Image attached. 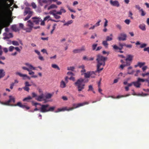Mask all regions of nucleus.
I'll list each match as a JSON object with an SVG mask.
<instances>
[{
  "label": "nucleus",
  "mask_w": 149,
  "mask_h": 149,
  "mask_svg": "<svg viewBox=\"0 0 149 149\" xmlns=\"http://www.w3.org/2000/svg\"><path fill=\"white\" fill-rule=\"evenodd\" d=\"M26 91H29V88L28 87V86H25V87L23 88Z\"/></svg>",
  "instance_id": "59"
},
{
  "label": "nucleus",
  "mask_w": 149,
  "mask_h": 149,
  "mask_svg": "<svg viewBox=\"0 0 149 149\" xmlns=\"http://www.w3.org/2000/svg\"><path fill=\"white\" fill-rule=\"evenodd\" d=\"M38 2L40 5L42 6L43 3H47V0H38Z\"/></svg>",
  "instance_id": "21"
},
{
  "label": "nucleus",
  "mask_w": 149,
  "mask_h": 149,
  "mask_svg": "<svg viewBox=\"0 0 149 149\" xmlns=\"http://www.w3.org/2000/svg\"><path fill=\"white\" fill-rule=\"evenodd\" d=\"M104 19L105 20V22L104 23V27H105L108 25L107 24H108V20L106 18H104Z\"/></svg>",
  "instance_id": "46"
},
{
  "label": "nucleus",
  "mask_w": 149,
  "mask_h": 149,
  "mask_svg": "<svg viewBox=\"0 0 149 149\" xmlns=\"http://www.w3.org/2000/svg\"><path fill=\"white\" fill-rule=\"evenodd\" d=\"M95 72L94 71L88 72L84 73V77L86 78H89L92 74H95Z\"/></svg>",
  "instance_id": "17"
},
{
  "label": "nucleus",
  "mask_w": 149,
  "mask_h": 149,
  "mask_svg": "<svg viewBox=\"0 0 149 149\" xmlns=\"http://www.w3.org/2000/svg\"><path fill=\"white\" fill-rule=\"evenodd\" d=\"M55 107H49L48 109V112L49 111H52L55 109Z\"/></svg>",
  "instance_id": "39"
},
{
  "label": "nucleus",
  "mask_w": 149,
  "mask_h": 149,
  "mask_svg": "<svg viewBox=\"0 0 149 149\" xmlns=\"http://www.w3.org/2000/svg\"><path fill=\"white\" fill-rule=\"evenodd\" d=\"M11 28L14 31L16 32L19 30L18 28H17L16 25H13L12 26Z\"/></svg>",
  "instance_id": "31"
},
{
  "label": "nucleus",
  "mask_w": 149,
  "mask_h": 149,
  "mask_svg": "<svg viewBox=\"0 0 149 149\" xmlns=\"http://www.w3.org/2000/svg\"><path fill=\"white\" fill-rule=\"evenodd\" d=\"M36 99L39 101H42L43 100V95H41L38 96L36 98Z\"/></svg>",
  "instance_id": "26"
},
{
  "label": "nucleus",
  "mask_w": 149,
  "mask_h": 149,
  "mask_svg": "<svg viewBox=\"0 0 149 149\" xmlns=\"http://www.w3.org/2000/svg\"><path fill=\"white\" fill-rule=\"evenodd\" d=\"M124 22L127 24L128 25L130 24V21L129 19H126L124 21Z\"/></svg>",
  "instance_id": "49"
},
{
  "label": "nucleus",
  "mask_w": 149,
  "mask_h": 149,
  "mask_svg": "<svg viewBox=\"0 0 149 149\" xmlns=\"http://www.w3.org/2000/svg\"><path fill=\"white\" fill-rule=\"evenodd\" d=\"M66 86V85L65 82L63 80L61 81L60 83V87L62 88H65Z\"/></svg>",
  "instance_id": "27"
},
{
  "label": "nucleus",
  "mask_w": 149,
  "mask_h": 149,
  "mask_svg": "<svg viewBox=\"0 0 149 149\" xmlns=\"http://www.w3.org/2000/svg\"><path fill=\"white\" fill-rule=\"evenodd\" d=\"M50 19H51L50 16H47L44 18V21H46L47 20H50Z\"/></svg>",
  "instance_id": "55"
},
{
  "label": "nucleus",
  "mask_w": 149,
  "mask_h": 149,
  "mask_svg": "<svg viewBox=\"0 0 149 149\" xmlns=\"http://www.w3.org/2000/svg\"><path fill=\"white\" fill-rule=\"evenodd\" d=\"M74 69V67H68L67 68V70H69L73 71Z\"/></svg>",
  "instance_id": "54"
},
{
  "label": "nucleus",
  "mask_w": 149,
  "mask_h": 149,
  "mask_svg": "<svg viewBox=\"0 0 149 149\" xmlns=\"http://www.w3.org/2000/svg\"><path fill=\"white\" fill-rule=\"evenodd\" d=\"M57 8V6L55 5L52 4L48 8V10H49L52 8Z\"/></svg>",
  "instance_id": "30"
},
{
  "label": "nucleus",
  "mask_w": 149,
  "mask_h": 149,
  "mask_svg": "<svg viewBox=\"0 0 149 149\" xmlns=\"http://www.w3.org/2000/svg\"><path fill=\"white\" fill-rule=\"evenodd\" d=\"M116 26L117 28L119 30H121L122 29V27L119 24H117L116 25Z\"/></svg>",
  "instance_id": "58"
},
{
  "label": "nucleus",
  "mask_w": 149,
  "mask_h": 149,
  "mask_svg": "<svg viewBox=\"0 0 149 149\" xmlns=\"http://www.w3.org/2000/svg\"><path fill=\"white\" fill-rule=\"evenodd\" d=\"M73 110V108H68L67 107H65L61 109H58L57 110L55 111V113H57L61 111H70Z\"/></svg>",
  "instance_id": "10"
},
{
  "label": "nucleus",
  "mask_w": 149,
  "mask_h": 149,
  "mask_svg": "<svg viewBox=\"0 0 149 149\" xmlns=\"http://www.w3.org/2000/svg\"><path fill=\"white\" fill-rule=\"evenodd\" d=\"M66 12V10L62 7H61V8L59 11L57 12V13L58 15H61L62 13H65Z\"/></svg>",
  "instance_id": "20"
},
{
  "label": "nucleus",
  "mask_w": 149,
  "mask_h": 149,
  "mask_svg": "<svg viewBox=\"0 0 149 149\" xmlns=\"http://www.w3.org/2000/svg\"><path fill=\"white\" fill-rule=\"evenodd\" d=\"M32 99V97L30 96H29L23 99V101H27L28 100H30Z\"/></svg>",
  "instance_id": "41"
},
{
  "label": "nucleus",
  "mask_w": 149,
  "mask_h": 149,
  "mask_svg": "<svg viewBox=\"0 0 149 149\" xmlns=\"http://www.w3.org/2000/svg\"><path fill=\"white\" fill-rule=\"evenodd\" d=\"M130 95V94H127V95H125V96H123V95H122V96H120V95H118L116 98H121V97H127V96H128L129 95Z\"/></svg>",
  "instance_id": "53"
},
{
  "label": "nucleus",
  "mask_w": 149,
  "mask_h": 149,
  "mask_svg": "<svg viewBox=\"0 0 149 149\" xmlns=\"http://www.w3.org/2000/svg\"><path fill=\"white\" fill-rule=\"evenodd\" d=\"M9 100L7 101L5 103H3V104L8 105L11 106V105L10 104V103L11 102L14 103L15 102V98L11 95L9 96Z\"/></svg>",
  "instance_id": "8"
},
{
  "label": "nucleus",
  "mask_w": 149,
  "mask_h": 149,
  "mask_svg": "<svg viewBox=\"0 0 149 149\" xmlns=\"http://www.w3.org/2000/svg\"><path fill=\"white\" fill-rule=\"evenodd\" d=\"M26 25L29 28H25V29H24V30L26 31L27 32H31L33 28V23L31 20H29L27 22Z\"/></svg>",
  "instance_id": "4"
},
{
  "label": "nucleus",
  "mask_w": 149,
  "mask_h": 149,
  "mask_svg": "<svg viewBox=\"0 0 149 149\" xmlns=\"http://www.w3.org/2000/svg\"><path fill=\"white\" fill-rule=\"evenodd\" d=\"M5 75V72L2 69H0V79L3 77Z\"/></svg>",
  "instance_id": "24"
},
{
  "label": "nucleus",
  "mask_w": 149,
  "mask_h": 149,
  "mask_svg": "<svg viewBox=\"0 0 149 149\" xmlns=\"http://www.w3.org/2000/svg\"><path fill=\"white\" fill-rule=\"evenodd\" d=\"M53 93H48L46 95H45V97L46 99H49L51 98L53 95Z\"/></svg>",
  "instance_id": "25"
},
{
  "label": "nucleus",
  "mask_w": 149,
  "mask_h": 149,
  "mask_svg": "<svg viewBox=\"0 0 149 149\" xmlns=\"http://www.w3.org/2000/svg\"><path fill=\"white\" fill-rule=\"evenodd\" d=\"M7 1H8L10 3V4H8L6 2L5 3V5L7 6L8 7H10L12 5L13 3V0H6Z\"/></svg>",
  "instance_id": "19"
},
{
  "label": "nucleus",
  "mask_w": 149,
  "mask_h": 149,
  "mask_svg": "<svg viewBox=\"0 0 149 149\" xmlns=\"http://www.w3.org/2000/svg\"><path fill=\"white\" fill-rule=\"evenodd\" d=\"M33 14V12L30 8L29 7L25 8L24 12V16H25L28 14V15L24 19V20L25 21L27 20L31 17Z\"/></svg>",
  "instance_id": "3"
},
{
  "label": "nucleus",
  "mask_w": 149,
  "mask_h": 149,
  "mask_svg": "<svg viewBox=\"0 0 149 149\" xmlns=\"http://www.w3.org/2000/svg\"><path fill=\"white\" fill-rule=\"evenodd\" d=\"M25 84L26 86L28 87L31 86L32 85L31 84H29L28 81H26L25 83Z\"/></svg>",
  "instance_id": "57"
},
{
  "label": "nucleus",
  "mask_w": 149,
  "mask_h": 149,
  "mask_svg": "<svg viewBox=\"0 0 149 149\" xmlns=\"http://www.w3.org/2000/svg\"><path fill=\"white\" fill-rule=\"evenodd\" d=\"M127 38V35L124 33H122L119 34L118 39L119 41H125L126 40Z\"/></svg>",
  "instance_id": "6"
},
{
  "label": "nucleus",
  "mask_w": 149,
  "mask_h": 149,
  "mask_svg": "<svg viewBox=\"0 0 149 149\" xmlns=\"http://www.w3.org/2000/svg\"><path fill=\"white\" fill-rule=\"evenodd\" d=\"M32 19H33V22L36 24H39L40 22L42 21V19L40 18L36 17H32Z\"/></svg>",
  "instance_id": "15"
},
{
  "label": "nucleus",
  "mask_w": 149,
  "mask_h": 149,
  "mask_svg": "<svg viewBox=\"0 0 149 149\" xmlns=\"http://www.w3.org/2000/svg\"><path fill=\"white\" fill-rule=\"evenodd\" d=\"M86 72V70L84 69V68L82 69L81 71V75H82L84 74V73H85Z\"/></svg>",
  "instance_id": "63"
},
{
  "label": "nucleus",
  "mask_w": 149,
  "mask_h": 149,
  "mask_svg": "<svg viewBox=\"0 0 149 149\" xmlns=\"http://www.w3.org/2000/svg\"><path fill=\"white\" fill-rule=\"evenodd\" d=\"M86 51V47L84 46H82L80 48L74 49L73 51V52L74 53L76 54L78 53H80L82 52H85Z\"/></svg>",
  "instance_id": "7"
},
{
  "label": "nucleus",
  "mask_w": 149,
  "mask_h": 149,
  "mask_svg": "<svg viewBox=\"0 0 149 149\" xmlns=\"http://www.w3.org/2000/svg\"><path fill=\"white\" fill-rule=\"evenodd\" d=\"M15 48V47L13 46H10L8 48L10 52H11L13 51Z\"/></svg>",
  "instance_id": "44"
},
{
  "label": "nucleus",
  "mask_w": 149,
  "mask_h": 149,
  "mask_svg": "<svg viewBox=\"0 0 149 149\" xmlns=\"http://www.w3.org/2000/svg\"><path fill=\"white\" fill-rule=\"evenodd\" d=\"M9 22L10 23H11L13 20V18H14L13 16L12 17V18H11L12 17V13H10L9 14Z\"/></svg>",
  "instance_id": "34"
},
{
  "label": "nucleus",
  "mask_w": 149,
  "mask_h": 149,
  "mask_svg": "<svg viewBox=\"0 0 149 149\" xmlns=\"http://www.w3.org/2000/svg\"><path fill=\"white\" fill-rule=\"evenodd\" d=\"M12 44L15 46H19V43L18 42L16 41H12Z\"/></svg>",
  "instance_id": "35"
},
{
  "label": "nucleus",
  "mask_w": 149,
  "mask_h": 149,
  "mask_svg": "<svg viewBox=\"0 0 149 149\" xmlns=\"http://www.w3.org/2000/svg\"><path fill=\"white\" fill-rule=\"evenodd\" d=\"M3 35L4 36L3 37V39L4 40L8 39L13 37V34L11 33H3Z\"/></svg>",
  "instance_id": "14"
},
{
  "label": "nucleus",
  "mask_w": 149,
  "mask_h": 149,
  "mask_svg": "<svg viewBox=\"0 0 149 149\" xmlns=\"http://www.w3.org/2000/svg\"><path fill=\"white\" fill-rule=\"evenodd\" d=\"M143 50L144 51H147L149 54V47H147L144 49Z\"/></svg>",
  "instance_id": "64"
},
{
  "label": "nucleus",
  "mask_w": 149,
  "mask_h": 149,
  "mask_svg": "<svg viewBox=\"0 0 149 149\" xmlns=\"http://www.w3.org/2000/svg\"><path fill=\"white\" fill-rule=\"evenodd\" d=\"M40 112L42 113H45L48 112V109L49 107L48 104H42L40 106Z\"/></svg>",
  "instance_id": "5"
},
{
  "label": "nucleus",
  "mask_w": 149,
  "mask_h": 149,
  "mask_svg": "<svg viewBox=\"0 0 149 149\" xmlns=\"http://www.w3.org/2000/svg\"><path fill=\"white\" fill-rule=\"evenodd\" d=\"M31 70L29 69V71H28L29 72V74L30 75H33L34 74V72L32 71Z\"/></svg>",
  "instance_id": "61"
},
{
  "label": "nucleus",
  "mask_w": 149,
  "mask_h": 149,
  "mask_svg": "<svg viewBox=\"0 0 149 149\" xmlns=\"http://www.w3.org/2000/svg\"><path fill=\"white\" fill-rule=\"evenodd\" d=\"M137 79L138 80V81H139L140 83V82H144L145 81V79H141L139 78H138Z\"/></svg>",
  "instance_id": "56"
},
{
  "label": "nucleus",
  "mask_w": 149,
  "mask_h": 149,
  "mask_svg": "<svg viewBox=\"0 0 149 149\" xmlns=\"http://www.w3.org/2000/svg\"><path fill=\"white\" fill-rule=\"evenodd\" d=\"M101 20L100 19L94 25L95 27L98 26L100 25V23L101 22Z\"/></svg>",
  "instance_id": "45"
},
{
  "label": "nucleus",
  "mask_w": 149,
  "mask_h": 149,
  "mask_svg": "<svg viewBox=\"0 0 149 149\" xmlns=\"http://www.w3.org/2000/svg\"><path fill=\"white\" fill-rule=\"evenodd\" d=\"M133 57V56L132 55H127V58L125 59V61H126V63H127V62H130V65Z\"/></svg>",
  "instance_id": "16"
},
{
  "label": "nucleus",
  "mask_w": 149,
  "mask_h": 149,
  "mask_svg": "<svg viewBox=\"0 0 149 149\" xmlns=\"http://www.w3.org/2000/svg\"><path fill=\"white\" fill-rule=\"evenodd\" d=\"M130 65V63L129 62H127V63H125V64H122L120 66V67L122 69H123L126 66H128Z\"/></svg>",
  "instance_id": "29"
},
{
  "label": "nucleus",
  "mask_w": 149,
  "mask_h": 149,
  "mask_svg": "<svg viewBox=\"0 0 149 149\" xmlns=\"http://www.w3.org/2000/svg\"><path fill=\"white\" fill-rule=\"evenodd\" d=\"M147 45L146 43H143L141 44L140 46V48H142L145 47L147 46Z\"/></svg>",
  "instance_id": "51"
},
{
  "label": "nucleus",
  "mask_w": 149,
  "mask_h": 149,
  "mask_svg": "<svg viewBox=\"0 0 149 149\" xmlns=\"http://www.w3.org/2000/svg\"><path fill=\"white\" fill-rule=\"evenodd\" d=\"M106 57H104L98 54L97 56V58L96 60L97 61V71L100 72L103 69V68H100V66L102 65L104 66L105 65V61L107 59Z\"/></svg>",
  "instance_id": "1"
},
{
  "label": "nucleus",
  "mask_w": 149,
  "mask_h": 149,
  "mask_svg": "<svg viewBox=\"0 0 149 149\" xmlns=\"http://www.w3.org/2000/svg\"><path fill=\"white\" fill-rule=\"evenodd\" d=\"M112 46L113 47V48L115 50H117L118 49L120 50V47H118L116 45H112Z\"/></svg>",
  "instance_id": "52"
},
{
  "label": "nucleus",
  "mask_w": 149,
  "mask_h": 149,
  "mask_svg": "<svg viewBox=\"0 0 149 149\" xmlns=\"http://www.w3.org/2000/svg\"><path fill=\"white\" fill-rule=\"evenodd\" d=\"M19 26L20 28L24 30V29H25L24 27V25L23 24L21 23L19 24Z\"/></svg>",
  "instance_id": "50"
},
{
  "label": "nucleus",
  "mask_w": 149,
  "mask_h": 149,
  "mask_svg": "<svg viewBox=\"0 0 149 149\" xmlns=\"http://www.w3.org/2000/svg\"><path fill=\"white\" fill-rule=\"evenodd\" d=\"M141 12V15L142 16H144L146 14V13L143 10V9H141L140 10V11Z\"/></svg>",
  "instance_id": "43"
},
{
  "label": "nucleus",
  "mask_w": 149,
  "mask_h": 149,
  "mask_svg": "<svg viewBox=\"0 0 149 149\" xmlns=\"http://www.w3.org/2000/svg\"><path fill=\"white\" fill-rule=\"evenodd\" d=\"M52 68H54L57 69L58 70H60V69L58 66L55 64H52Z\"/></svg>",
  "instance_id": "37"
},
{
  "label": "nucleus",
  "mask_w": 149,
  "mask_h": 149,
  "mask_svg": "<svg viewBox=\"0 0 149 149\" xmlns=\"http://www.w3.org/2000/svg\"><path fill=\"white\" fill-rule=\"evenodd\" d=\"M73 22V21L71 20L68 21L67 22H65L63 26H68L69 25L72 24Z\"/></svg>",
  "instance_id": "28"
},
{
  "label": "nucleus",
  "mask_w": 149,
  "mask_h": 149,
  "mask_svg": "<svg viewBox=\"0 0 149 149\" xmlns=\"http://www.w3.org/2000/svg\"><path fill=\"white\" fill-rule=\"evenodd\" d=\"M110 4L114 6H116V7H118L120 6V4L119 2L117 0L113 1L111 0L110 1Z\"/></svg>",
  "instance_id": "13"
},
{
  "label": "nucleus",
  "mask_w": 149,
  "mask_h": 149,
  "mask_svg": "<svg viewBox=\"0 0 149 149\" xmlns=\"http://www.w3.org/2000/svg\"><path fill=\"white\" fill-rule=\"evenodd\" d=\"M97 45V44H93L92 45V49L93 50H94L96 49V47Z\"/></svg>",
  "instance_id": "47"
},
{
  "label": "nucleus",
  "mask_w": 149,
  "mask_h": 149,
  "mask_svg": "<svg viewBox=\"0 0 149 149\" xmlns=\"http://www.w3.org/2000/svg\"><path fill=\"white\" fill-rule=\"evenodd\" d=\"M133 85L135 87L137 88L140 87V86L141 85V84L139 83V81L137 80L136 81L133 82Z\"/></svg>",
  "instance_id": "18"
},
{
  "label": "nucleus",
  "mask_w": 149,
  "mask_h": 149,
  "mask_svg": "<svg viewBox=\"0 0 149 149\" xmlns=\"http://www.w3.org/2000/svg\"><path fill=\"white\" fill-rule=\"evenodd\" d=\"M57 12L58 11H57L56 10H53L52 11H50L49 12V14L53 15L54 14H57Z\"/></svg>",
  "instance_id": "36"
},
{
  "label": "nucleus",
  "mask_w": 149,
  "mask_h": 149,
  "mask_svg": "<svg viewBox=\"0 0 149 149\" xmlns=\"http://www.w3.org/2000/svg\"><path fill=\"white\" fill-rule=\"evenodd\" d=\"M149 94L147 93H139L138 94V96H145L148 95Z\"/></svg>",
  "instance_id": "38"
},
{
  "label": "nucleus",
  "mask_w": 149,
  "mask_h": 149,
  "mask_svg": "<svg viewBox=\"0 0 149 149\" xmlns=\"http://www.w3.org/2000/svg\"><path fill=\"white\" fill-rule=\"evenodd\" d=\"M31 6L33 8H36L37 7L36 5L34 2H32L31 3Z\"/></svg>",
  "instance_id": "60"
},
{
  "label": "nucleus",
  "mask_w": 149,
  "mask_h": 149,
  "mask_svg": "<svg viewBox=\"0 0 149 149\" xmlns=\"http://www.w3.org/2000/svg\"><path fill=\"white\" fill-rule=\"evenodd\" d=\"M88 80L85 81L84 79L80 78L78 79L74 83L79 92L82 91L85 88V83L88 82Z\"/></svg>",
  "instance_id": "2"
},
{
  "label": "nucleus",
  "mask_w": 149,
  "mask_h": 149,
  "mask_svg": "<svg viewBox=\"0 0 149 149\" xmlns=\"http://www.w3.org/2000/svg\"><path fill=\"white\" fill-rule=\"evenodd\" d=\"M139 28L143 31L146 30V25L144 24H140L139 26Z\"/></svg>",
  "instance_id": "22"
},
{
  "label": "nucleus",
  "mask_w": 149,
  "mask_h": 149,
  "mask_svg": "<svg viewBox=\"0 0 149 149\" xmlns=\"http://www.w3.org/2000/svg\"><path fill=\"white\" fill-rule=\"evenodd\" d=\"M112 40V37H110L109 36H107L106 37V41H110Z\"/></svg>",
  "instance_id": "48"
},
{
  "label": "nucleus",
  "mask_w": 149,
  "mask_h": 149,
  "mask_svg": "<svg viewBox=\"0 0 149 149\" xmlns=\"http://www.w3.org/2000/svg\"><path fill=\"white\" fill-rule=\"evenodd\" d=\"M102 44L105 48H107L108 47V44L107 43V41L104 40L103 41Z\"/></svg>",
  "instance_id": "33"
},
{
  "label": "nucleus",
  "mask_w": 149,
  "mask_h": 149,
  "mask_svg": "<svg viewBox=\"0 0 149 149\" xmlns=\"http://www.w3.org/2000/svg\"><path fill=\"white\" fill-rule=\"evenodd\" d=\"M10 105L12 106H18L23 109H26L27 110H28L30 108V107H27L26 105L22 104L20 102H17L16 104H11Z\"/></svg>",
  "instance_id": "9"
},
{
  "label": "nucleus",
  "mask_w": 149,
  "mask_h": 149,
  "mask_svg": "<svg viewBox=\"0 0 149 149\" xmlns=\"http://www.w3.org/2000/svg\"><path fill=\"white\" fill-rule=\"evenodd\" d=\"M25 65L29 67V68L31 70H35L36 68L34 67L32 65L30 64L29 63H25Z\"/></svg>",
  "instance_id": "23"
},
{
  "label": "nucleus",
  "mask_w": 149,
  "mask_h": 149,
  "mask_svg": "<svg viewBox=\"0 0 149 149\" xmlns=\"http://www.w3.org/2000/svg\"><path fill=\"white\" fill-rule=\"evenodd\" d=\"M15 74L16 75H18L20 77H22L24 80L26 78L29 79H30V77L26 74H23L19 72H16Z\"/></svg>",
  "instance_id": "12"
},
{
  "label": "nucleus",
  "mask_w": 149,
  "mask_h": 149,
  "mask_svg": "<svg viewBox=\"0 0 149 149\" xmlns=\"http://www.w3.org/2000/svg\"><path fill=\"white\" fill-rule=\"evenodd\" d=\"M145 62H139L138 63V65H139V66L141 68L142 66H143L144 65H145Z\"/></svg>",
  "instance_id": "40"
},
{
  "label": "nucleus",
  "mask_w": 149,
  "mask_h": 149,
  "mask_svg": "<svg viewBox=\"0 0 149 149\" xmlns=\"http://www.w3.org/2000/svg\"><path fill=\"white\" fill-rule=\"evenodd\" d=\"M119 46H120V47H120V50H121L123 48V47L125 46H126V44H125V43H123L122 44V43H121L120 42H119Z\"/></svg>",
  "instance_id": "32"
},
{
  "label": "nucleus",
  "mask_w": 149,
  "mask_h": 149,
  "mask_svg": "<svg viewBox=\"0 0 149 149\" xmlns=\"http://www.w3.org/2000/svg\"><path fill=\"white\" fill-rule=\"evenodd\" d=\"M58 14H53V15L54 17L56 19H59L61 18V17L58 15Z\"/></svg>",
  "instance_id": "42"
},
{
  "label": "nucleus",
  "mask_w": 149,
  "mask_h": 149,
  "mask_svg": "<svg viewBox=\"0 0 149 149\" xmlns=\"http://www.w3.org/2000/svg\"><path fill=\"white\" fill-rule=\"evenodd\" d=\"M89 89L88 90V91H93V86L91 85H90L88 86Z\"/></svg>",
  "instance_id": "62"
},
{
  "label": "nucleus",
  "mask_w": 149,
  "mask_h": 149,
  "mask_svg": "<svg viewBox=\"0 0 149 149\" xmlns=\"http://www.w3.org/2000/svg\"><path fill=\"white\" fill-rule=\"evenodd\" d=\"M88 102H86L83 103H79L78 104H72L73 107H70V108H73V109H74L77 108L81 106H84V105L86 104H88Z\"/></svg>",
  "instance_id": "11"
}]
</instances>
